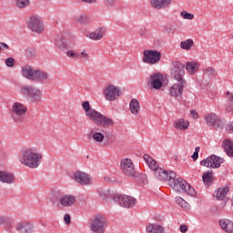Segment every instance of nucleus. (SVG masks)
Segmentation results:
<instances>
[{"label": "nucleus", "instance_id": "61", "mask_svg": "<svg viewBox=\"0 0 233 233\" xmlns=\"http://www.w3.org/2000/svg\"><path fill=\"white\" fill-rule=\"evenodd\" d=\"M82 3H86L87 5H94L97 3V0H81Z\"/></svg>", "mask_w": 233, "mask_h": 233}, {"label": "nucleus", "instance_id": "38", "mask_svg": "<svg viewBox=\"0 0 233 233\" xmlns=\"http://www.w3.org/2000/svg\"><path fill=\"white\" fill-rule=\"evenodd\" d=\"M193 46L194 40L192 39H187L180 43V48H182V50H190V48H192Z\"/></svg>", "mask_w": 233, "mask_h": 233}, {"label": "nucleus", "instance_id": "52", "mask_svg": "<svg viewBox=\"0 0 233 233\" xmlns=\"http://www.w3.org/2000/svg\"><path fill=\"white\" fill-rule=\"evenodd\" d=\"M5 65L6 66H8L9 68H12V66H14V65H15V59H14L13 57H9L5 60Z\"/></svg>", "mask_w": 233, "mask_h": 233}, {"label": "nucleus", "instance_id": "58", "mask_svg": "<svg viewBox=\"0 0 233 233\" xmlns=\"http://www.w3.org/2000/svg\"><path fill=\"white\" fill-rule=\"evenodd\" d=\"M152 158L151 157H149V155L146 154L144 155V160L146 161V163L148 165V163H150V161H152Z\"/></svg>", "mask_w": 233, "mask_h": 233}, {"label": "nucleus", "instance_id": "24", "mask_svg": "<svg viewBox=\"0 0 233 233\" xmlns=\"http://www.w3.org/2000/svg\"><path fill=\"white\" fill-rule=\"evenodd\" d=\"M219 225L225 232L232 233L233 232V222L230 219L223 218L219 220Z\"/></svg>", "mask_w": 233, "mask_h": 233}, {"label": "nucleus", "instance_id": "46", "mask_svg": "<svg viewBox=\"0 0 233 233\" xmlns=\"http://www.w3.org/2000/svg\"><path fill=\"white\" fill-rule=\"evenodd\" d=\"M149 168L151 170H155V172L157 170H159V164H157V162L155 159H151V161H149V163L147 164Z\"/></svg>", "mask_w": 233, "mask_h": 233}, {"label": "nucleus", "instance_id": "21", "mask_svg": "<svg viewBox=\"0 0 233 233\" xmlns=\"http://www.w3.org/2000/svg\"><path fill=\"white\" fill-rule=\"evenodd\" d=\"M222 148H224L225 153L229 157H233V141L229 138H226L222 142Z\"/></svg>", "mask_w": 233, "mask_h": 233}, {"label": "nucleus", "instance_id": "28", "mask_svg": "<svg viewBox=\"0 0 233 233\" xmlns=\"http://www.w3.org/2000/svg\"><path fill=\"white\" fill-rule=\"evenodd\" d=\"M147 233H164L165 228L161 225L148 224L146 228Z\"/></svg>", "mask_w": 233, "mask_h": 233}, {"label": "nucleus", "instance_id": "26", "mask_svg": "<svg viewBox=\"0 0 233 233\" xmlns=\"http://www.w3.org/2000/svg\"><path fill=\"white\" fill-rule=\"evenodd\" d=\"M98 194L100 196V198H102L103 199H106V201H114V196H117V194H112L109 189L107 188H99L98 189Z\"/></svg>", "mask_w": 233, "mask_h": 233}, {"label": "nucleus", "instance_id": "17", "mask_svg": "<svg viewBox=\"0 0 233 233\" xmlns=\"http://www.w3.org/2000/svg\"><path fill=\"white\" fill-rule=\"evenodd\" d=\"M163 76L159 73H155L149 76L148 84L152 85L155 90H159L163 86Z\"/></svg>", "mask_w": 233, "mask_h": 233}, {"label": "nucleus", "instance_id": "2", "mask_svg": "<svg viewBox=\"0 0 233 233\" xmlns=\"http://www.w3.org/2000/svg\"><path fill=\"white\" fill-rule=\"evenodd\" d=\"M108 220L102 214L95 215L89 221V228L94 233H105Z\"/></svg>", "mask_w": 233, "mask_h": 233}, {"label": "nucleus", "instance_id": "33", "mask_svg": "<svg viewBox=\"0 0 233 233\" xmlns=\"http://www.w3.org/2000/svg\"><path fill=\"white\" fill-rule=\"evenodd\" d=\"M98 127H103L104 128H108V127H114V120L105 115H102V118L100 119Z\"/></svg>", "mask_w": 233, "mask_h": 233}, {"label": "nucleus", "instance_id": "3", "mask_svg": "<svg viewBox=\"0 0 233 233\" xmlns=\"http://www.w3.org/2000/svg\"><path fill=\"white\" fill-rule=\"evenodd\" d=\"M171 79L177 81V83H187L185 79V65L180 61L172 62L170 67Z\"/></svg>", "mask_w": 233, "mask_h": 233}, {"label": "nucleus", "instance_id": "54", "mask_svg": "<svg viewBox=\"0 0 233 233\" xmlns=\"http://www.w3.org/2000/svg\"><path fill=\"white\" fill-rule=\"evenodd\" d=\"M80 56H82L84 61H89L90 59V56H88V54H86V50L85 49L81 52Z\"/></svg>", "mask_w": 233, "mask_h": 233}, {"label": "nucleus", "instance_id": "7", "mask_svg": "<svg viewBox=\"0 0 233 233\" xmlns=\"http://www.w3.org/2000/svg\"><path fill=\"white\" fill-rule=\"evenodd\" d=\"M21 94L26 99H32L37 101L41 97V90L35 88L33 86H24L21 87Z\"/></svg>", "mask_w": 233, "mask_h": 233}, {"label": "nucleus", "instance_id": "64", "mask_svg": "<svg viewBox=\"0 0 233 233\" xmlns=\"http://www.w3.org/2000/svg\"><path fill=\"white\" fill-rule=\"evenodd\" d=\"M104 179H105V181L109 182L110 181V177H105Z\"/></svg>", "mask_w": 233, "mask_h": 233}, {"label": "nucleus", "instance_id": "23", "mask_svg": "<svg viewBox=\"0 0 233 233\" xmlns=\"http://www.w3.org/2000/svg\"><path fill=\"white\" fill-rule=\"evenodd\" d=\"M87 117L95 123L97 127H99V123L101 122V118L103 117V114L99 113L96 109H91L90 113L87 115Z\"/></svg>", "mask_w": 233, "mask_h": 233}, {"label": "nucleus", "instance_id": "53", "mask_svg": "<svg viewBox=\"0 0 233 233\" xmlns=\"http://www.w3.org/2000/svg\"><path fill=\"white\" fill-rule=\"evenodd\" d=\"M147 32H148V31L146 29V27H141V28L138 30V34H139V35H141L142 37H147Z\"/></svg>", "mask_w": 233, "mask_h": 233}, {"label": "nucleus", "instance_id": "48", "mask_svg": "<svg viewBox=\"0 0 233 233\" xmlns=\"http://www.w3.org/2000/svg\"><path fill=\"white\" fill-rule=\"evenodd\" d=\"M30 0H17L16 6H18V8H25V6H28Z\"/></svg>", "mask_w": 233, "mask_h": 233}, {"label": "nucleus", "instance_id": "11", "mask_svg": "<svg viewBox=\"0 0 233 233\" xmlns=\"http://www.w3.org/2000/svg\"><path fill=\"white\" fill-rule=\"evenodd\" d=\"M28 27L32 32H35L36 34H41L45 30V25L43 24V20L37 16H31L28 20Z\"/></svg>", "mask_w": 233, "mask_h": 233}, {"label": "nucleus", "instance_id": "13", "mask_svg": "<svg viewBox=\"0 0 233 233\" xmlns=\"http://www.w3.org/2000/svg\"><path fill=\"white\" fill-rule=\"evenodd\" d=\"M155 176L160 181H172L176 177V173L174 171H167L163 168H158L155 171Z\"/></svg>", "mask_w": 233, "mask_h": 233}, {"label": "nucleus", "instance_id": "27", "mask_svg": "<svg viewBox=\"0 0 233 233\" xmlns=\"http://www.w3.org/2000/svg\"><path fill=\"white\" fill-rule=\"evenodd\" d=\"M190 127V122L185 120V118H179L174 123V127L177 130H187Z\"/></svg>", "mask_w": 233, "mask_h": 233}, {"label": "nucleus", "instance_id": "55", "mask_svg": "<svg viewBox=\"0 0 233 233\" xmlns=\"http://www.w3.org/2000/svg\"><path fill=\"white\" fill-rule=\"evenodd\" d=\"M64 221H65L66 225H70V223L72 222L70 215H68V214L65 215Z\"/></svg>", "mask_w": 233, "mask_h": 233}, {"label": "nucleus", "instance_id": "41", "mask_svg": "<svg viewBox=\"0 0 233 233\" xmlns=\"http://www.w3.org/2000/svg\"><path fill=\"white\" fill-rule=\"evenodd\" d=\"M175 201L176 204L179 205V207H181L182 208H188L190 207V205H188L187 202H186L185 199L180 197H177Z\"/></svg>", "mask_w": 233, "mask_h": 233}, {"label": "nucleus", "instance_id": "50", "mask_svg": "<svg viewBox=\"0 0 233 233\" xmlns=\"http://www.w3.org/2000/svg\"><path fill=\"white\" fill-rule=\"evenodd\" d=\"M56 45L58 48H65V40H64V38L58 37L56 41Z\"/></svg>", "mask_w": 233, "mask_h": 233}, {"label": "nucleus", "instance_id": "57", "mask_svg": "<svg viewBox=\"0 0 233 233\" xmlns=\"http://www.w3.org/2000/svg\"><path fill=\"white\" fill-rule=\"evenodd\" d=\"M180 232L187 233L188 231V227L187 225H180Z\"/></svg>", "mask_w": 233, "mask_h": 233}, {"label": "nucleus", "instance_id": "49", "mask_svg": "<svg viewBox=\"0 0 233 233\" xmlns=\"http://www.w3.org/2000/svg\"><path fill=\"white\" fill-rule=\"evenodd\" d=\"M180 15H181V17H183V19H194V15L193 14H190V13H188V12H187V11H182L181 13H180Z\"/></svg>", "mask_w": 233, "mask_h": 233}, {"label": "nucleus", "instance_id": "35", "mask_svg": "<svg viewBox=\"0 0 233 233\" xmlns=\"http://www.w3.org/2000/svg\"><path fill=\"white\" fill-rule=\"evenodd\" d=\"M0 225H4L5 230H10L12 225H14V220L10 217H0Z\"/></svg>", "mask_w": 233, "mask_h": 233}, {"label": "nucleus", "instance_id": "44", "mask_svg": "<svg viewBox=\"0 0 233 233\" xmlns=\"http://www.w3.org/2000/svg\"><path fill=\"white\" fill-rule=\"evenodd\" d=\"M184 192H186V194H188V196H191L192 198L196 196V189H194V187H192L188 183L187 186H186Z\"/></svg>", "mask_w": 233, "mask_h": 233}, {"label": "nucleus", "instance_id": "37", "mask_svg": "<svg viewBox=\"0 0 233 233\" xmlns=\"http://www.w3.org/2000/svg\"><path fill=\"white\" fill-rule=\"evenodd\" d=\"M227 99L228 104L226 106L227 112H233V93L227 92Z\"/></svg>", "mask_w": 233, "mask_h": 233}, {"label": "nucleus", "instance_id": "18", "mask_svg": "<svg viewBox=\"0 0 233 233\" xmlns=\"http://www.w3.org/2000/svg\"><path fill=\"white\" fill-rule=\"evenodd\" d=\"M0 183H5L6 185H12L15 183V176L8 171L0 170Z\"/></svg>", "mask_w": 233, "mask_h": 233}, {"label": "nucleus", "instance_id": "4", "mask_svg": "<svg viewBox=\"0 0 233 233\" xmlns=\"http://www.w3.org/2000/svg\"><path fill=\"white\" fill-rule=\"evenodd\" d=\"M26 110L25 105L15 102L11 109V117L15 123H23L25 121V116H26Z\"/></svg>", "mask_w": 233, "mask_h": 233}, {"label": "nucleus", "instance_id": "15", "mask_svg": "<svg viewBox=\"0 0 233 233\" xmlns=\"http://www.w3.org/2000/svg\"><path fill=\"white\" fill-rule=\"evenodd\" d=\"M73 179L79 185H90V176L83 171H76L73 175Z\"/></svg>", "mask_w": 233, "mask_h": 233}, {"label": "nucleus", "instance_id": "47", "mask_svg": "<svg viewBox=\"0 0 233 233\" xmlns=\"http://www.w3.org/2000/svg\"><path fill=\"white\" fill-rule=\"evenodd\" d=\"M93 139H95V141H97V143H101V141L105 139V135L99 132H96L95 134H93Z\"/></svg>", "mask_w": 233, "mask_h": 233}, {"label": "nucleus", "instance_id": "6", "mask_svg": "<svg viewBox=\"0 0 233 233\" xmlns=\"http://www.w3.org/2000/svg\"><path fill=\"white\" fill-rule=\"evenodd\" d=\"M120 167L123 170V173L126 176H129V177H133V179H137L138 173L136 171V167H134V163L130 158H125L121 161Z\"/></svg>", "mask_w": 233, "mask_h": 233}, {"label": "nucleus", "instance_id": "34", "mask_svg": "<svg viewBox=\"0 0 233 233\" xmlns=\"http://www.w3.org/2000/svg\"><path fill=\"white\" fill-rule=\"evenodd\" d=\"M186 70L191 76H194L198 70H199V64L196 62H187L186 64Z\"/></svg>", "mask_w": 233, "mask_h": 233}, {"label": "nucleus", "instance_id": "30", "mask_svg": "<svg viewBox=\"0 0 233 233\" xmlns=\"http://www.w3.org/2000/svg\"><path fill=\"white\" fill-rule=\"evenodd\" d=\"M140 108H141V106L139 105V101H137V99L136 98H133L129 104V110L131 114L137 116V114H139Z\"/></svg>", "mask_w": 233, "mask_h": 233}, {"label": "nucleus", "instance_id": "12", "mask_svg": "<svg viewBox=\"0 0 233 233\" xmlns=\"http://www.w3.org/2000/svg\"><path fill=\"white\" fill-rule=\"evenodd\" d=\"M206 123L209 127H214L217 130H223V127H225V123L218 115L216 114H209L206 116Z\"/></svg>", "mask_w": 233, "mask_h": 233}, {"label": "nucleus", "instance_id": "39", "mask_svg": "<svg viewBox=\"0 0 233 233\" xmlns=\"http://www.w3.org/2000/svg\"><path fill=\"white\" fill-rule=\"evenodd\" d=\"M204 75L207 76L209 79H212V77H216L218 76V72H216V69L212 67H207L203 70Z\"/></svg>", "mask_w": 233, "mask_h": 233}, {"label": "nucleus", "instance_id": "5", "mask_svg": "<svg viewBox=\"0 0 233 233\" xmlns=\"http://www.w3.org/2000/svg\"><path fill=\"white\" fill-rule=\"evenodd\" d=\"M113 201L120 207H124V208H132V207H135L137 203L135 198L127 195L113 196Z\"/></svg>", "mask_w": 233, "mask_h": 233}, {"label": "nucleus", "instance_id": "62", "mask_svg": "<svg viewBox=\"0 0 233 233\" xmlns=\"http://www.w3.org/2000/svg\"><path fill=\"white\" fill-rule=\"evenodd\" d=\"M1 50L5 48V50H8L9 46L6 43L0 42Z\"/></svg>", "mask_w": 233, "mask_h": 233}, {"label": "nucleus", "instance_id": "42", "mask_svg": "<svg viewBox=\"0 0 233 233\" xmlns=\"http://www.w3.org/2000/svg\"><path fill=\"white\" fill-rule=\"evenodd\" d=\"M66 56H67L70 59H79V57H81V54L74 50L66 51Z\"/></svg>", "mask_w": 233, "mask_h": 233}, {"label": "nucleus", "instance_id": "22", "mask_svg": "<svg viewBox=\"0 0 233 233\" xmlns=\"http://www.w3.org/2000/svg\"><path fill=\"white\" fill-rule=\"evenodd\" d=\"M50 77V75L43 70L35 69V75L33 76V81H46Z\"/></svg>", "mask_w": 233, "mask_h": 233}, {"label": "nucleus", "instance_id": "59", "mask_svg": "<svg viewBox=\"0 0 233 233\" xmlns=\"http://www.w3.org/2000/svg\"><path fill=\"white\" fill-rule=\"evenodd\" d=\"M106 6H112L116 0H104Z\"/></svg>", "mask_w": 233, "mask_h": 233}, {"label": "nucleus", "instance_id": "31", "mask_svg": "<svg viewBox=\"0 0 233 233\" xmlns=\"http://www.w3.org/2000/svg\"><path fill=\"white\" fill-rule=\"evenodd\" d=\"M202 181L207 187H210L214 181V173L212 171L204 172L202 175Z\"/></svg>", "mask_w": 233, "mask_h": 233}, {"label": "nucleus", "instance_id": "25", "mask_svg": "<svg viewBox=\"0 0 233 233\" xmlns=\"http://www.w3.org/2000/svg\"><path fill=\"white\" fill-rule=\"evenodd\" d=\"M74 203H76V197L74 195H66L60 199V204L63 207H72Z\"/></svg>", "mask_w": 233, "mask_h": 233}, {"label": "nucleus", "instance_id": "9", "mask_svg": "<svg viewBox=\"0 0 233 233\" xmlns=\"http://www.w3.org/2000/svg\"><path fill=\"white\" fill-rule=\"evenodd\" d=\"M143 63L147 65H157L161 61V52L156 50H145L143 52Z\"/></svg>", "mask_w": 233, "mask_h": 233}, {"label": "nucleus", "instance_id": "51", "mask_svg": "<svg viewBox=\"0 0 233 233\" xmlns=\"http://www.w3.org/2000/svg\"><path fill=\"white\" fill-rule=\"evenodd\" d=\"M199 150H200L199 147H197L195 148V152L191 156L193 161H198V158L199 157Z\"/></svg>", "mask_w": 233, "mask_h": 233}, {"label": "nucleus", "instance_id": "45", "mask_svg": "<svg viewBox=\"0 0 233 233\" xmlns=\"http://www.w3.org/2000/svg\"><path fill=\"white\" fill-rule=\"evenodd\" d=\"M82 107L85 110L86 116H87L90 112H92V110H94V108H90V102L88 101H84L82 103Z\"/></svg>", "mask_w": 233, "mask_h": 233}, {"label": "nucleus", "instance_id": "8", "mask_svg": "<svg viewBox=\"0 0 233 233\" xmlns=\"http://www.w3.org/2000/svg\"><path fill=\"white\" fill-rule=\"evenodd\" d=\"M221 163H225V158L216 155H211L206 159L200 161L201 167H207L208 168H219V167H221Z\"/></svg>", "mask_w": 233, "mask_h": 233}, {"label": "nucleus", "instance_id": "56", "mask_svg": "<svg viewBox=\"0 0 233 233\" xmlns=\"http://www.w3.org/2000/svg\"><path fill=\"white\" fill-rule=\"evenodd\" d=\"M226 131L228 133L233 132V122H230L229 124L227 125Z\"/></svg>", "mask_w": 233, "mask_h": 233}, {"label": "nucleus", "instance_id": "1", "mask_svg": "<svg viewBox=\"0 0 233 233\" xmlns=\"http://www.w3.org/2000/svg\"><path fill=\"white\" fill-rule=\"evenodd\" d=\"M41 159H43V154L39 153L37 148L28 147L21 151L19 161L25 167L37 168L41 165Z\"/></svg>", "mask_w": 233, "mask_h": 233}, {"label": "nucleus", "instance_id": "60", "mask_svg": "<svg viewBox=\"0 0 233 233\" xmlns=\"http://www.w3.org/2000/svg\"><path fill=\"white\" fill-rule=\"evenodd\" d=\"M190 114H191V117H193V119H198V111L191 110Z\"/></svg>", "mask_w": 233, "mask_h": 233}, {"label": "nucleus", "instance_id": "29", "mask_svg": "<svg viewBox=\"0 0 233 233\" xmlns=\"http://www.w3.org/2000/svg\"><path fill=\"white\" fill-rule=\"evenodd\" d=\"M105 28H97L94 32L89 34V38L94 41H99L103 39V35H105Z\"/></svg>", "mask_w": 233, "mask_h": 233}, {"label": "nucleus", "instance_id": "20", "mask_svg": "<svg viewBox=\"0 0 233 233\" xmlns=\"http://www.w3.org/2000/svg\"><path fill=\"white\" fill-rule=\"evenodd\" d=\"M172 0H151V6L156 10H161V8H167L170 6Z\"/></svg>", "mask_w": 233, "mask_h": 233}, {"label": "nucleus", "instance_id": "14", "mask_svg": "<svg viewBox=\"0 0 233 233\" xmlns=\"http://www.w3.org/2000/svg\"><path fill=\"white\" fill-rule=\"evenodd\" d=\"M169 187H171L173 190L179 192L180 190H185L186 187H187V182L181 177L177 179L174 177L169 181Z\"/></svg>", "mask_w": 233, "mask_h": 233}, {"label": "nucleus", "instance_id": "10", "mask_svg": "<svg viewBox=\"0 0 233 233\" xmlns=\"http://www.w3.org/2000/svg\"><path fill=\"white\" fill-rule=\"evenodd\" d=\"M104 96L106 101H116L121 96V90L116 86L109 84L104 89Z\"/></svg>", "mask_w": 233, "mask_h": 233}, {"label": "nucleus", "instance_id": "36", "mask_svg": "<svg viewBox=\"0 0 233 233\" xmlns=\"http://www.w3.org/2000/svg\"><path fill=\"white\" fill-rule=\"evenodd\" d=\"M230 190L228 187H219L217 191H215L214 196H216L218 201H221L226 196L227 193Z\"/></svg>", "mask_w": 233, "mask_h": 233}, {"label": "nucleus", "instance_id": "19", "mask_svg": "<svg viewBox=\"0 0 233 233\" xmlns=\"http://www.w3.org/2000/svg\"><path fill=\"white\" fill-rule=\"evenodd\" d=\"M35 74V69L34 67L25 65L22 67V76L25 77V79H29L30 81L34 80V76Z\"/></svg>", "mask_w": 233, "mask_h": 233}, {"label": "nucleus", "instance_id": "40", "mask_svg": "<svg viewBox=\"0 0 233 233\" xmlns=\"http://www.w3.org/2000/svg\"><path fill=\"white\" fill-rule=\"evenodd\" d=\"M76 21L77 23H80V25H88L91 19H90V16L86 15H81L79 17L76 18Z\"/></svg>", "mask_w": 233, "mask_h": 233}, {"label": "nucleus", "instance_id": "63", "mask_svg": "<svg viewBox=\"0 0 233 233\" xmlns=\"http://www.w3.org/2000/svg\"><path fill=\"white\" fill-rule=\"evenodd\" d=\"M26 56H28V57H34V53H32V51H27L26 52Z\"/></svg>", "mask_w": 233, "mask_h": 233}, {"label": "nucleus", "instance_id": "32", "mask_svg": "<svg viewBox=\"0 0 233 233\" xmlns=\"http://www.w3.org/2000/svg\"><path fill=\"white\" fill-rule=\"evenodd\" d=\"M17 232L32 233V226L28 222H21L16 226Z\"/></svg>", "mask_w": 233, "mask_h": 233}, {"label": "nucleus", "instance_id": "16", "mask_svg": "<svg viewBox=\"0 0 233 233\" xmlns=\"http://www.w3.org/2000/svg\"><path fill=\"white\" fill-rule=\"evenodd\" d=\"M187 86V82H177L175 83L169 89V94L173 97H179L183 96V88Z\"/></svg>", "mask_w": 233, "mask_h": 233}, {"label": "nucleus", "instance_id": "43", "mask_svg": "<svg viewBox=\"0 0 233 233\" xmlns=\"http://www.w3.org/2000/svg\"><path fill=\"white\" fill-rule=\"evenodd\" d=\"M136 179L138 181V183H142V185H147L148 183V178L143 173L141 174L138 173Z\"/></svg>", "mask_w": 233, "mask_h": 233}]
</instances>
